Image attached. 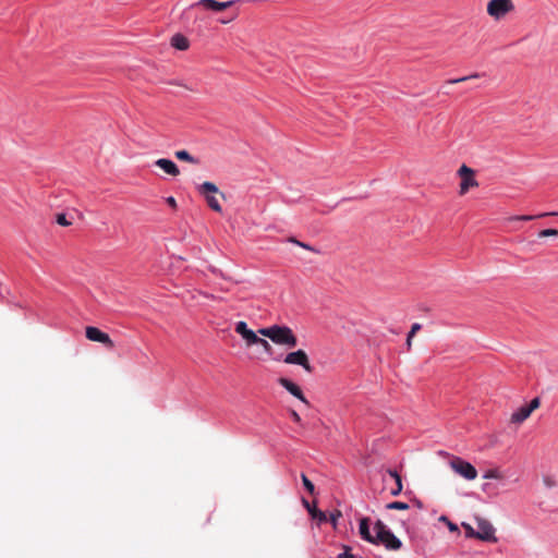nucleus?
<instances>
[{
	"instance_id": "10",
	"label": "nucleus",
	"mask_w": 558,
	"mask_h": 558,
	"mask_svg": "<svg viewBox=\"0 0 558 558\" xmlns=\"http://www.w3.org/2000/svg\"><path fill=\"white\" fill-rule=\"evenodd\" d=\"M234 330L236 333H239L243 340L245 341L246 347L256 345L258 342V331L255 332L252 329L247 327V324L245 322H238L235 324Z\"/></svg>"
},
{
	"instance_id": "9",
	"label": "nucleus",
	"mask_w": 558,
	"mask_h": 558,
	"mask_svg": "<svg viewBox=\"0 0 558 558\" xmlns=\"http://www.w3.org/2000/svg\"><path fill=\"white\" fill-rule=\"evenodd\" d=\"M86 338L94 342L102 343L106 348L112 349L114 347L113 341L108 333L101 331L97 327L88 326L85 329Z\"/></svg>"
},
{
	"instance_id": "35",
	"label": "nucleus",
	"mask_w": 558,
	"mask_h": 558,
	"mask_svg": "<svg viewBox=\"0 0 558 558\" xmlns=\"http://www.w3.org/2000/svg\"><path fill=\"white\" fill-rule=\"evenodd\" d=\"M167 203H168V205H169V206H171L172 208H175V207H177V201H175V199H174V197H172V196H169V197L167 198Z\"/></svg>"
},
{
	"instance_id": "4",
	"label": "nucleus",
	"mask_w": 558,
	"mask_h": 558,
	"mask_svg": "<svg viewBox=\"0 0 558 558\" xmlns=\"http://www.w3.org/2000/svg\"><path fill=\"white\" fill-rule=\"evenodd\" d=\"M198 192L202 194L207 205L216 213H221L222 208L214 194H220L225 198V194L219 192L217 185L213 182H204L198 186Z\"/></svg>"
},
{
	"instance_id": "2",
	"label": "nucleus",
	"mask_w": 558,
	"mask_h": 558,
	"mask_svg": "<svg viewBox=\"0 0 558 558\" xmlns=\"http://www.w3.org/2000/svg\"><path fill=\"white\" fill-rule=\"evenodd\" d=\"M374 543L384 545L388 550H399L402 547L401 541L387 527V525L378 520L374 525Z\"/></svg>"
},
{
	"instance_id": "29",
	"label": "nucleus",
	"mask_w": 558,
	"mask_h": 558,
	"mask_svg": "<svg viewBox=\"0 0 558 558\" xmlns=\"http://www.w3.org/2000/svg\"><path fill=\"white\" fill-rule=\"evenodd\" d=\"M502 476L501 474L499 473L498 470H489L486 472V474L484 475V478H495V480H500Z\"/></svg>"
},
{
	"instance_id": "33",
	"label": "nucleus",
	"mask_w": 558,
	"mask_h": 558,
	"mask_svg": "<svg viewBox=\"0 0 558 558\" xmlns=\"http://www.w3.org/2000/svg\"><path fill=\"white\" fill-rule=\"evenodd\" d=\"M299 246L302 247V248H305L307 251H312V252L318 253V251L316 248H314L313 246H311L307 243H304V242L300 241Z\"/></svg>"
},
{
	"instance_id": "3",
	"label": "nucleus",
	"mask_w": 558,
	"mask_h": 558,
	"mask_svg": "<svg viewBox=\"0 0 558 558\" xmlns=\"http://www.w3.org/2000/svg\"><path fill=\"white\" fill-rule=\"evenodd\" d=\"M515 10V5L512 0H489L487 2L486 11L487 14L494 21H501L508 14Z\"/></svg>"
},
{
	"instance_id": "22",
	"label": "nucleus",
	"mask_w": 558,
	"mask_h": 558,
	"mask_svg": "<svg viewBox=\"0 0 558 558\" xmlns=\"http://www.w3.org/2000/svg\"><path fill=\"white\" fill-rule=\"evenodd\" d=\"M387 509L391 510H407L409 505L402 501H392L386 506Z\"/></svg>"
},
{
	"instance_id": "25",
	"label": "nucleus",
	"mask_w": 558,
	"mask_h": 558,
	"mask_svg": "<svg viewBox=\"0 0 558 558\" xmlns=\"http://www.w3.org/2000/svg\"><path fill=\"white\" fill-rule=\"evenodd\" d=\"M462 527L465 531V536L469 538H476V530L473 529V526L466 522H462Z\"/></svg>"
},
{
	"instance_id": "38",
	"label": "nucleus",
	"mask_w": 558,
	"mask_h": 558,
	"mask_svg": "<svg viewBox=\"0 0 558 558\" xmlns=\"http://www.w3.org/2000/svg\"><path fill=\"white\" fill-rule=\"evenodd\" d=\"M288 241L299 246L300 241L296 240L295 238L291 236V238H289Z\"/></svg>"
},
{
	"instance_id": "13",
	"label": "nucleus",
	"mask_w": 558,
	"mask_h": 558,
	"mask_svg": "<svg viewBox=\"0 0 558 558\" xmlns=\"http://www.w3.org/2000/svg\"><path fill=\"white\" fill-rule=\"evenodd\" d=\"M155 165L162 169L167 174H170L172 177H177L180 174V170L178 166L170 159L160 158L157 159Z\"/></svg>"
},
{
	"instance_id": "11",
	"label": "nucleus",
	"mask_w": 558,
	"mask_h": 558,
	"mask_svg": "<svg viewBox=\"0 0 558 558\" xmlns=\"http://www.w3.org/2000/svg\"><path fill=\"white\" fill-rule=\"evenodd\" d=\"M235 3L234 0L226 1V2H219L216 0H199L196 3L192 4L191 8L194 7H203L204 9L220 12L223 11L230 7H232Z\"/></svg>"
},
{
	"instance_id": "37",
	"label": "nucleus",
	"mask_w": 558,
	"mask_h": 558,
	"mask_svg": "<svg viewBox=\"0 0 558 558\" xmlns=\"http://www.w3.org/2000/svg\"><path fill=\"white\" fill-rule=\"evenodd\" d=\"M338 558H354L352 554H349L348 551L340 554Z\"/></svg>"
},
{
	"instance_id": "21",
	"label": "nucleus",
	"mask_w": 558,
	"mask_h": 558,
	"mask_svg": "<svg viewBox=\"0 0 558 558\" xmlns=\"http://www.w3.org/2000/svg\"><path fill=\"white\" fill-rule=\"evenodd\" d=\"M481 76H483V74H481V73H473V74L468 75V76L449 80V81H447V83L448 84H457V83L465 82V81H469V80L478 78Z\"/></svg>"
},
{
	"instance_id": "34",
	"label": "nucleus",
	"mask_w": 558,
	"mask_h": 558,
	"mask_svg": "<svg viewBox=\"0 0 558 558\" xmlns=\"http://www.w3.org/2000/svg\"><path fill=\"white\" fill-rule=\"evenodd\" d=\"M291 417L295 423H301V417L294 410L291 411Z\"/></svg>"
},
{
	"instance_id": "17",
	"label": "nucleus",
	"mask_w": 558,
	"mask_h": 558,
	"mask_svg": "<svg viewBox=\"0 0 558 558\" xmlns=\"http://www.w3.org/2000/svg\"><path fill=\"white\" fill-rule=\"evenodd\" d=\"M304 506L307 508L310 514L313 519L318 520L319 523L327 521V515L324 511L318 510L315 507H311L310 502L305 499H303Z\"/></svg>"
},
{
	"instance_id": "7",
	"label": "nucleus",
	"mask_w": 558,
	"mask_h": 558,
	"mask_svg": "<svg viewBox=\"0 0 558 558\" xmlns=\"http://www.w3.org/2000/svg\"><path fill=\"white\" fill-rule=\"evenodd\" d=\"M458 175L461 178L460 182V195H464L471 187H477L478 182L475 179V172L466 165H462L458 170Z\"/></svg>"
},
{
	"instance_id": "31",
	"label": "nucleus",
	"mask_w": 558,
	"mask_h": 558,
	"mask_svg": "<svg viewBox=\"0 0 558 558\" xmlns=\"http://www.w3.org/2000/svg\"><path fill=\"white\" fill-rule=\"evenodd\" d=\"M541 405V400L539 398H534L533 400H531V402L529 404H526L527 409L530 410V412L532 413L534 410L538 409Z\"/></svg>"
},
{
	"instance_id": "6",
	"label": "nucleus",
	"mask_w": 558,
	"mask_h": 558,
	"mask_svg": "<svg viewBox=\"0 0 558 558\" xmlns=\"http://www.w3.org/2000/svg\"><path fill=\"white\" fill-rule=\"evenodd\" d=\"M449 463L451 469L465 480L473 481L477 477L476 469L462 458L453 457Z\"/></svg>"
},
{
	"instance_id": "27",
	"label": "nucleus",
	"mask_w": 558,
	"mask_h": 558,
	"mask_svg": "<svg viewBox=\"0 0 558 558\" xmlns=\"http://www.w3.org/2000/svg\"><path fill=\"white\" fill-rule=\"evenodd\" d=\"M56 221L58 225L62 227H69L72 225V222L66 219V216L64 214H58Z\"/></svg>"
},
{
	"instance_id": "15",
	"label": "nucleus",
	"mask_w": 558,
	"mask_h": 558,
	"mask_svg": "<svg viewBox=\"0 0 558 558\" xmlns=\"http://www.w3.org/2000/svg\"><path fill=\"white\" fill-rule=\"evenodd\" d=\"M531 414L532 413L530 412L527 407L523 405L520 409H518L515 412L512 413L511 422L520 424V423L524 422L527 417H530Z\"/></svg>"
},
{
	"instance_id": "39",
	"label": "nucleus",
	"mask_w": 558,
	"mask_h": 558,
	"mask_svg": "<svg viewBox=\"0 0 558 558\" xmlns=\"http://www.w3.org/2000/svg\"><path fill=\"white\" fill-rule=\"evenodd\" d=\"M412 339H413V338H409V337L407 338V347H408V350H410V349H411V347H412Z\"/></svg>"
},
{
	"instance_id": "23",
	"label": "nucleus",
	"mask_w": 558,
	"mask_h": 558,
	"mask_svg": "<svg viewBox=\"0 0 558 558\" xmlns=\"http://www.w3.org/2000/svg\"><path fill=\"white\" fill-rule=\"evenodd\" d=\"M301 478H302V482H303V485H304L305 489L311 495H314L315 494V486H314V484L307 478V476L305 474H301Z\"/></svg>"
},
{
	"instance_id": "12",
	"label": "nucleus",
	"mask_w": 558,
	"mask_h": 558,
	"mask_svg": "<svg viewBox=\"0 0 558 558\" xmlns=\"http://www.w3.org/2000/svg\"><path fill=\"white\" fill-rule=\"evenodd\" d=\"M280 386L287 389L292 396L301 400L303 403L308 405V400L305 398L301 388L288 378L281 377L278 379Z\"/></svg>"
},
{
	"instance_id": "18",
	"label": "nucleus",
	"mask_w": 558,
	"mask_h": 558,
	"mask_svg": "<svg viewBox=\"0 0 558 558\" xmlns=\"http://www.w3.org/2000/svg\"><path fill=\"white\" fill-rule=\"evenodd\" d=\"M388 474L396 481V487H393V489L391 490V495L397 496L402 492L403 488L401 476L395 470H389Z\"/></svg>"
},
{
	"instance_id": "28",
	"label": "nucleus",
	"mask_w": 558,
	"mask_h": 558,
	"mask_svg": "<svg viewBox=\"0 0 558 558\" xmlns=\"http://www.w3.org/2000/svg\"><path fill=\"white\" fill-rule=\"evenodd\" d=\"M538 236L539 238L558 236V230L557 229H545L538 233Z\"/></svg>"
},
{
	"instance_id": "16",
	"label": "nucleus",
	"mask_w": 558,
	"mask_h": 558,
	"mask_svg": "<svg viewBox=\"0 0 558 558\" xmlns=\"http://www.w3.org/2000/svg\"><path fill=\"white\" fill-rule=\"evenodd\" d=\"M171 46L179 50H186L190 46L189 39L182 34H175L171 38Z\"/></svg>"
},
{
	"instance_id": "1",
	"label": "nucleus",
	"mask_w": 558,
	"mask_h": 558,
	"mask_svg": "<svg viewBox=\"0 0 558 558\" xmlns=\"http://www.w3.org/2000/svg\"><path fill=\"white\" fill-rule=\"evenodd\" d=\"M258 333L263 337L269 338L272 342L288 348H295L298 339L288 326L272 325L269 327L258 329Z\"/></svg>"
},
{
	"instance_id": "32",
	"label": "nucleus",
	"mask_w": 558,
	"mask_h": 558,
	"mask_svg": "<svg viewBox=\"0 0 558 558\" xmlns=\"http://www.w3.org/2000/svg\"><path fill=\"white\" fill-rule=\"evenodd\" d=\"M422 328L421 324L415 323L412 325L411 330L409 332V338H413L417 331Z\"/></svg>"
},
{
	"instance_id": "8",
	"label": "nucleus",
	"mask_w": 558,
	"mask_h": 558,
	"mask_svg": "<svg viewBox=\"0 0 558 558\" xmlns=\"http://www.w3.org/2000/svg\"><path fill=\"white\" fill-rule=\"evenodd\" d=\"M283 362L286 364H293L302 366L307 373L313 372V367L310 364L308 356L305 351L298 350L294 352H290L286 355Z\"/></svg>"
},
{
	"instance_id": "20",
	"label": "nucleus",
	"mask_w": 558,
	"mask_h": 558,
	"mask_svg": "<svg viewBox=\"0 0 558 558\" xmlns=\"http://www.w3.org/2000/svg\"><path fill=\"white\" fill-rule=\"evenodd\" d=\"M174 155L179 160L186 161V162L194 163V165L198 163V160L196 158H194L187 150H177L174 153Z\"/></svg>"
},
{
	"instance_id": "36",
	"label": "nucleus",
	"mask_w": 558,
	"mask_h": 558,
	"mask_svg": "<svg viewBox=\"0 0 558 558\" xmlns=\"http://www.w3.org/2000/svg\"><path fill=\"white\" fill-rule=\"evenodd\" d=\"M340 515H341V513H340V512L332 513V514L330 515V520L332 521V523H333V524L336 523L337 519H338Z\"/></svg>"
},
{
	"instance_id": "19",
	"label": "nucleus",
	"mask_w": 558,
	"mask_h": 558,
	"mask_svg": "<svg viewBox=\"0 0 558 558\" xmlns=\"http://www.w3.org/2000/svg\"><path fill=\"white\" fill-rule=\"evenodd\" d=\"M545 216H558V213H545V214H541L538 216H532V215L513 216V217H510L509 220L510 221H512V220L530 221L535 218L545 217Z\"/></svg>"
},
{
	"instance_id": "24",
	"label": "nucleus",
	"mask_w": 558,
	"mask_h": 558,
	"mask_svg": "<svg viewBox=\"0 0 558 558\" xmlns=\"http://www.w3.org/2000/svg\"><path fill=\"white\" fill-rule=\"evenodd\" d=\"M439 521L446 523V525L450 532L459 533L458 525L456 523L451 522L446 515H441L439 518Z\"/></svg>"
},
{
	"instance_id": "30",
	"label": "nucleus",
	"mask_w": 558,
	"mask_h": 558,
	"mask_svg": "<svg viewBox=\"0 0 558 558\" xmlns=\"http://www.w3.org/2000/svg\"><path fill=\"white\" fill-rule=\"evenodd\" d=\"M543 483H544V485H545L546 487H548V488L555 487V486H556V484H557V483H556V480H555L553 476H550V475H546V476H544V477H543Z\"/></svg>"
},
{
	"instance_id": "26",
	"label": "nucleus",
	"mask_w": 558,
	"mask_h": 558,
	"mask_svg": "<svg viewBox=\"0 0 558 558\" xmlns=\"http://www.w3.org/2000/svg\"><path fill=\"white\" fill-rule=\"evenodd\" d=\"M256 345H260L267 354H271L272 353V347L264 338L259 337L258 342L256 343Z\"/></svg>"
},
{
	"instance_id": "14",
	"label": "nucleus",
	"mask_w": 558,
	"mask_h": 558,
	"mask_svg": "<svg viewBox=\"0 0 558 558\" xmlns=\"http://www.w3.org/2000/svg\"><path fill=\"white\" fill-rule=\"evenodd\" d=\"M371 521L368 518H362L360 520V535L363 539L367 541L368 543H374V536L375 534H372L369 531Z\"/></svg>"
},
{
	"instance_id": "5",
	"label": "nucleus",
	"mask_w": 558,
	"mask_h": 558,
	"mask_svg": "<svg viewBox=\"0 0 558 558\" xmlns=\"http://www.w3.org/2000/svg\"><path fill=\"white\" fill-rule=\"evenodd\" d=\"M474 520L477 525L476 539H480L483 542H488V543H497L498 542V538L495 535L496 530L487 519L476 515L474 518Z\"/></svg>"
}]
</instances>
